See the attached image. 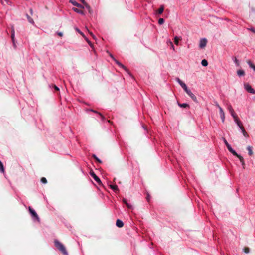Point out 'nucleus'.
<instances>
[{"instance_id":"nucleus-40","label":"nucleus","mask_w":255,"mask_h":255,"mask_svg":"<svg viewBox=\"0 0 255 255\" xmlns=\"http://www.w3.org/2000/svg\"><path fill=\"white\" fill-rule=\"evenodd\" d=\"M248 29L249 30L251 31L252 32H254V33H255V29L253 27H251L250 28H249Z\"/></svg>"},{"instance_id":"nucleus-39","label":"nucleus","mask_w":255,"mask_h":255,"mask_svg":"<svg viewBox=\"0 0 255 255\" xmlns=\"http://www.w3.org/2000/svg\"><path fill=\"white\" fill-rule=\"evenodd\" d=\"M244 250V252L246 253H248L250 251V250L248 248H245Z\"/></svg>"},{"instance_id":"nucleus-51","label":"nucleus","mask_w":255,"mask_h":255,"mask_svg":"<svg viewBox=\"0 0 255 255\" xmlns=\"http://www.w3.org/2000/svg\"><path fill=\"white\" fill-rule=\"evenodd\" d=\"M80 1L82 3H85V1L84 0H80Z\"/></svg>"},{"instance_id":"nucleus-16","label":"nucleus","mask_w":255,"mask_h":255,"mask_svg":"<svg viewBox=\"0 0 255 255\" xmlns=\"http://www.w3.org/2000/svg\"><path fill=\"white\" fill-rule=\"evenodd\" d=\"M116 224L117 227L120 228L122 227L124 225L123 221L120 219L117 220Z\"/></svg>"},{"instance_id":"nucleus-46","label":"nucleus","mask_w":255,"mask_h":255,"mask_svg":"<svg viewBox=\"0 0 255 255\" xmlns=\"http://www.w3.org/2000/svg\"><path fill=\"white\" fill-rule=\"evenodd\" d=\"M54 88L57 91H58L59 90V88L57 86H56V85H54Z\"/></svg>"},{"instance_id":"nucleus-22","label":"nucleus","mask_w":255,"mask_h":255,"mask_svg":"<svg viewBox=\"0 0 255 255\" xmlns=\"http://www.w3.org/2000/svg\"><path fill=\"white\" fill-rule=\"evenodd\" d=\"M91 111L94 113L98 114L99 115V116L101 117V120L102 121H104V120L105 119V117L100 113L98 112L97 111L93 110H91Z\"/></svg>"},{"instance_id":"nucleus-38","label":"nucleus","mask_w":255,"mask_h":255,"mask_svg":"<svg viewBox=\"0 0 255 255\" xmlns=\"http://www.w3.org/2000/svg\"><path fill=\"white\" fill-rule=\"evenodd\" d=\"M234 61L235 63V64L237 65V66H239V61H238V60L236 58H235V57L234 58Z\"/></svg>"},{"instance_id":"nucleus-57","label":"nucleus","mask_w":255,"mask_h":255,"mask_svg":"<svg viewBox=\"0 0 255 255\" xmlns=\"http://www.w3.org/2000/svg\"><path fill=\"white\" fill-rule=\"evenodd\" d=\"M87 31H88V32H89V30H88V29H87Z\"/></svg>"},{"instance_id":"nucleus-44","label":"nucleus","mask_w":255,"mask_h":255,"mask_svg":"<svg viewBox=\"0 0 255 255\" xmlns=\"http://www.w3.org/2000/svg\"><path fill=\"white\" fill-rule=\"evenodd\" d=\"M57 34L61 37L63 36V33L61 32H57Z\"/></svg>"},{"instance_id":"nucleus-55","label":"nucleus","mask_w":255,"mask_h":255,"mask_svg":"<svg viewBox=\"0 0 255 255\" xmlns=\"http://www.w3.org/2000/svg\"><path fill=\"white\" fill-rule=\"evenodd\" d=\"M169 40H168V44H170Z\"/></svg>"},{"instance_id":"nucleus-12","label":"nucleus","mask_w":255,"mask_h":255,"mask_svg":"<svg viewBox=\"0 0 255 255\" xmlns=\"http://www.w3.org/2000/svg\"><path fill=\"white\" fill-rule=\"evenodd\" d=\"M235 156L239 158L240 162L242 164L243 168L244 169L245 164V162H244L243 157L242 156H241L240 155L238 154V153H237V155H235Z\"/></svg>"},{"instance_id":"nucleus-33","label":"nucleus","mask_w":255,"mask_h":255,"mask_svg":"<svg viewBox=\"0 0 255 255\" xmlns=\"http://www.w3.org/2000/svg\"><path fill=\"white\" fill-rule=\"evenodd\" d=\"M227 109L230 113H233V112L234 111L231 105H228Z\"/></svg>"},{"instance_id":"nucleus-2","label":"nucleus","mask_w":255,"mask_h":255,"mask_svg":"<svg viewBox=\"0 0 255 255\" xmlns=\"http://www.w3.org/2000/svg\"><path fill=\"white\" fill-rule=\"evenodd\" d=\"M110 56L119 67L123 68L128 74L131 75L129 70L124 65L115 59L112 55H110Z\"/></svg>"},{"instance_id":"nucleus-56","label":"nucleus","mask_w":255,"mask_h":255,"mask_svg":"<svg viewBox=\"0 0 255 255\" xmlns=\"http://www.w3.org/2000/svg\"><path fill=\"white\" fill-rule=\"evenodd\" d=\"M87 31H88V32H89V30H88V29H87Z\"/></svg>"},{"instance_id":"nucleus-24","label":"nucleus","mask_w":255,"mask_h":255,"mask_svg":"<svg viewBox=\"0 0 255 255\" xmlns=\"http://www.w3.org/2000/svg\"><path fill=\"white\" fill-rule=\"evenodd\" d=\"M248 151V153L251 156L253 155V151H252V146H248L247 148Z\"/></svg>"},{"instance_id":"nucleus-41","label":"nucleus","mask_w":255,"mask_h":255,"mask_svg":"<svg viewBox=\"0 0 255 255\" xmlns=\"http://www.w3.org/2000/svg\"><path fill=\"white\" fill-rule=\"evenodd\" d=\"M169 42H170V44L172 48L173 49V50H174L175 49H174V46L173 45V43L170 40H169Z\"/></svg>"},{"instance_id":"nucleus-9","label":"nucleus","mask_w":255,"mask_h":255,"mask_svg":"<svg viewBox=\"0 0 255 255\" xmlns=\"http://www.w3.org/2000/svg\"><path fill=\"white\" fill-rule=\"evenodd\" d=\"M69 2L72 4L73 5L76 6V7L80 8H84V6L80 4H79L76 1L73 0H70Z\"/></svg>"},{"instance_id":"nucleus-35","label":"nucleus","mask_w":255,"mask_h":255,"mask_svg":"<svg viewBox=\"0 0 255 255\" xmlns=\"http://www.w3.org/2000/svg\"><path fill=\"white\" fill-rule=\"evenodd\" d=\"M164 20L163 18H159V20H158V23L160 24V25H162L164 23Z\"/></svg>"},{"instance_id":"nucleus-54","label":"nucleus","mask_w":255,"mask_h":255,"mask_svg":"<svg viewBox=\"0 0 255 255\" xmlns=\"http://www.w3.org/2000/svg\"><path fill=\"white\" fill-rule=\"evenodd\" d=\"M84 38L86 40V41H87V40H89L85 36Z\"/></svg>"},{"instance_id":"nucleus-52","label":"nucleus","mask_w":255,"mask_h":255,"mask_svg":"<svg viewBox=\"0 0 255 255\" xmlns=\"http://www.w3.org/2000/svg\"><path fill=\"white\" fill-rule=\"evenodd\" d=\"M90 34L94 38L95 36L92 32H89Z\"/></svg>"},{"instance_id":"nucleus-47","label":"nucleus","mask_w":255,"mask_h":255,"mask_svg":"<svg viewBox=\"0 0 255 255\" xmlns=\"http://www.w3.org/2000/svg\"><path fill=\"white\" fill-rule=\"evenodd\" d=\"M216 106L219 108V109H220V108H221L218 103H216Z\"/></svg>"},{"instance_id":"nucleus-4","label":"nucleus","mask_w":255,"mask_h":255,"mask_svg":"<svg viewBox=\"0 0 255 255\" xmlns=\"http://www.w3.org/2000/svg\"><path fill=\"white\" fill-rule=\"evenodd\" d=\"M90 174L98 184L100 185L102 183L100 178L95 174L93 171H91L90 172Z\"/></svg>"},{"instance_id":"nucleus-10","label":"nucleus","mask_w":255,"mask_h":255,"mask_svg":"<svg viewBox=\"0 0 255 255\" xmlns=\"http://www.w3.org/2000/svg\"><path fill=\"white\" fill-rule=\"evenodd\" d=\"M219 113H220V117L222 119V121L223 123H224L225 121V113H224L222 108H220Z\"/></svg>"},{"instance_id":"nucleus-45","label":"nucleus","mask_w":255,"mask_h":255,"mask_svg":"<svg viewBox=\"0 0 255 255\" xmlns=\"http://www.w3.org/2000/svg\"><path fill=\"white\" fill-rule=\"evenodd\" d=\"M11 33H13L15 34L14 29L13 27H12L11 29Z\"/></svg>"},{"instance_id":"nucleus-50","label":"nucleus","mask_w":255,"mask_h":255,"mask_svg":"<svg viewBox=\"0 0 255 255\" xmlns=\"http://www.w3.org/2000/svg\"><path fill=\"white\" fill-rule=\"evenodd\" d=\"M147 200H148V201H149V200H150V196L148 195L147 197Z\"/></svg>"},{"instance_id":"nucleus-26","label":"nucleus","mask_w":255,"mask_h":255,"mask_svg":"<svg viewBox=\"0 0 255 255\" xmlns=\"http://www.w3.org/2000/svg\"><path fill=\"white\" fill-rule=\"evenodd\" d=\"M26 17H27V20L29 23L33 24L34 23V20L30 16H29L28 14H26Z\"/></svg>"},{"instance_id":"nucleus-8","label":"nucleus","mask_w":255,"mask_h":255,"mask_svg":"<svg viewBox=\"0 0 255 255\" xmlns=\"http://www.w3.org/2000/svg\"><path fill=\"white\" fill-rule=\"evenodd\" d=\"M238 126L239 127V128L241 130L242 132L243 135L245 137H248L249 135H248V133H247V132L245 131V130L244 127H243V126H242L241 123H240V124L239 125H238Z\"/></svg>"},{"instance_id":"nucleus-48","label":"nucleus","mask_w":255,"mask_h":255,"mask_svg":"<svg viewBox=\"0 0 255 255\" xmlns=\"http://www.w3.org/2000/svg\"><path fill=\"white\" fill-rule=\"evenodd\" d=\"M88 42V43L89 44V45L90 46H91L92 44H91V43L90 42V41L89 40H87V41Z\"/></svg>"},{"instance_id":"nucleus-3","label":"nucleus","mask_w":255,"mask_h":255,"mask_svg":"<svg viewBox=\"0 0 255 255\" xmlns=\"http://www.w3.org/2000/svg\"><path fill=\"white\" fill-rule=\"evenodd\" d=\"M29 211L33 218H34L38 221H39V218L38 215L37 214L36 212L30 207H29Z\"/></svg>"},{"instance_id":"nucleus-7","label":"nucleus","mask_w":255,"mask_h":255,"mask_svg":"<svg viewBox=\"0 0 255 255\" xmlns=\"http://www.w3.org/2000/svg\"><path fill=\"white\" fill-rule=\"evenodd\" d=\"M231 116L233 117V118L234 119V121L235 123L237 124V125H239L240 123H241L240 121L239 120L237 115L235 113L234 111L233 112V113H230Z\"/></svg>"},{"instance_id":"nucleus-49","label":"nucleus","mask_w":255,"mask_h":255,"mask_svg":"<svg viewBox=\"0 0 255 255\" xmlns=\"http://www.w3.org/2000/svg\"><path fill=\"white\" fill-rule=\"evenodd\" d=\"M88 42V43L89 44V45L90 46H91L92 44H91V43L90 42V41L89 40H87V41Z\"/></svg>"},{"instance_id":"nucleus-30","label":"nucleus","mask_w":255,"mask_h":255,"mask_svg":"<svg viewBox=\"0 0 255 255\" xmlns=\"http://www.w3.org/2000/svg\"><path fill=\"white\" fill-rule=\"evenodd\" d=\"M181 40V38L177 37V36H175V38H174V42H175V44H176V45H178V42H179V40Z\"/></svg>"},{"instance_id":"nucleus-43","label":"nucleus","mask_w":255,"mask_h":255,"mask_svg":"<svg viewBox=\"0 0 255 255\" xmlns=\"http://www.w3.org/2000/svg\"><path fill=\"white\" fill-rule=\"evenodd\" d=\"M223 140H224V143H225V145H226V146H227L228 145H229V144L228 143L227 141L226 140V139H225V138H224V139H223Z\"/></svg>"},{"instance_id":"nucleus-31","label":"nucleus","mask_w":255,"mask_h":255,"mask_svg":"<svg viewBox=\"0 0 255 255\" xmlns=\"http://www.w3.org/2000/svg\"><path fill=\"white\" fill-rule=\"evenodd\" d=\"M0 171L3 173L4 171V167H3V164L1 162V161L0 160Z\"/></svg>"},{"instance_id":"nucleus-36","label":"nucleus","mask_w":255,"mask_h":255,"mask_svg":"<svg viewBox=\"0 0 255 255\" xmlns=\"http://www.w3.org/2000/svg\"><path fill=\"white\" fill-rule=\"evenodd\" d=\"M41 182L42 183H44V184H46L47 183V179H46V178L45 177H42L41 179Z\"/></svg>"},{"instance_id":"nucleus-21","label":"nucleus","mask_w":255,"mask_h":255,"mask_svg":"<svg viewBox=\"0 0 255 255\" xmlns=\"http://www.w3.org/2000/svg\"><path fill=\"white\" fill-rule=\"evenodd\" d=\"M85 5V8L88 10L90 13H92V11L90 6L85 2V3H83Z\"/></svg>"},{"instance_id":"nucleus-27","label":"nucleus","mask_w":255,"mask_h":255,"mask_svg":"<svg viewBox=\"0 0 255 255\" xmlns=\"http://www.w3.org/2000/svg\"><path fill=\"white\" fill-rule=\"evenodd\" d=\"M178 105L179 107H181V108H186V107H189V105L187 103H183V104H180L179 103H178Z\"/></svg>"},{"instance_id":"nucleus-11","label":"nucleus","mask_w":255,"mask_h":255,"mask_svg":"<svg viewBox=\"0 0 255 255\" xmlns=\"http://www.w3.org/2000/svg\"><path fill=\"white\" fill-rule=\"evenodd\" d=\"M186 93L192 98V99L195 101L197 102V98L192 93L191 90L189 89Z\"/></svg>"},{"instance_id":"nucleus-28","label":"nucleus","mask_w":255,"mask_h":255,"mask_svg":"<svg viewBox=\"0 0 255 255\" xmlns=\"http://www.w3.org/2000/svg\"><path fill=\"white\" fill-rule=\"evenodd\" d=\"M164 9V7L163 5L161 6L160 8L158 10L157 12L159 14H161L163 13Z\"/></svg>"},{"instance_id":"nucleus-1","label":"nucleus","mask_w":255,"mask_h":255,"mask_svg":"<svg viewBox=\"0 0 255 255\" xmlns=\"http://www.w3.org/2000/svg\"><path fill=\"white\" fill-rule=\"evenodd\" d=\"M55 246L64 255H68V252H67L64 245L60 243L58 240H54Z\"/></svg>"},{"instance_id":"nucleus-14","label":"nucleus","mask_w":255,"mask_h":255,"mask_svg":"<svg viewBox=\"0 0 255 255\" xmlns=\"http://www.w3.org/2000/svg\"><path fill=\"white\" fill-rule=\"evenodd\" d=\"M176 81L180 84V85L182 87V88H184L187 85L182 82L179 78H177L176 79Z\"/></svg>"},{"instance_id":"nucleus-25","label":"nucleus","mask_w":255,"mask_h":255,"mask_svg":"<svg viewBox=\"0 0 255 255\" xmlns=\"http://www.w3.org/2000/svg\"><path fill=\"white\" fill-rule=\"evenodd\" d=\"M237 74L239 76H243L245 75V72L243 70H239L237 71Z\"/></svg>"},{"instance_id":"nucleus-23","label":"nucleus","mask_w":255,"mask_h":255,"mask_svg":"<svg viewBox=\"0 0 255 255\" xmlns=\"http://www.w3.org/2000/svg\"><path fill=\"white\" fill-rule=\"evenodd\" d=\"M123 202L124 203H125L126 205V206L128 208H129V209H131L132 208V206L131 205H130V204L128 203L127 201H126V199H123Z\"/></svg>"},{"instance_id":"nucleus-13","label":"nucleus","mask_w":255,"mask_h":255,"mask_svg":"<svg viewBox=\"0 0 255 255\" xmlns=\"http://www.w3.org/2000/svg\"><path fill=\"white\" fill-rule=\"evenodd\" d=\"M227 147L228 149V150L231 152L234 156L235 155H237V153L235 151V150H234L232 148V147L231 146V145L230 144L228 145L227 146Z\"/></svg>"},{"instance_id":"nucleus-15","label":"nucleus","mask_w":255,"mask_h":255,"mask_svg":"<svg viewBox=\"0 0 255 255\" xmlns=\"http://www.w3.org/2000/svg\"><path fill=\"white\" fill-rule=\"evenodd\" d=\"M176 81L180 84V85L182 87V88H184L187 85L182 82L179 78H177L176 79Z\"/></svg>"},{"instance_id":"nucleus-53","label":"nucleus","mask_w":255,"mask_h":255,"mask_svg":"<svg viewBox=\"0 0 255 255\" xmlns=\"http://www.w3.org/2000/svg\"><path fill=\"white\" fill-rule=\"evenodd\" d=\"M30 12L31 14H32V13H33V10H32V9H30Z\"/></svg>"},{"instance_id":"nucleus-6","label":"nucleus","mask_w":255,"mask_h":255,"mask_svg":"<svg viewBox=\"0 0 255 255\" xmlns=\"http://www.w3.org/2000/svg\"><path fill=\"white\" fill-rule=\"evenodd\" d=\"M207 43V40L206 38H202L200 40L199 47L200 48H204Z\"/></svg>"},{"instance_id":"nucleus-42","label":"nucleus","mask_w":255,"mask_h":255,"mask_svg":"<svg viewBox=\"0 0 255 255\" xmlns=\"http://www.w3.org/2000/svg\"><path fill=\"white\" fill-rule=\"evenodd\" d=\"M183 89L184 90V91L186 92H186H187V91L189 90V89L188 88V87H187V86H185L184 88H183Z\"/></svg>"},{"instance_id":"nucleus-34","label":"nucleus","mask_w":255,"mask_h":255,"mask_svg":"<svg viewBox=\"0 0 255 255\" xmlns=\"http://www.w3.org/2000/svg\"><path fill=\"white\" fill-rule=\"evenodd\" d=\"M75 30L77 31L80 34H81L83 37H85V35L78 28H75Z\"/></svg>"},{"instance_id":"nucleus-29","label":"nucleus","mask_w":255,"mask_h":255,"mask_svg":"<svg viewBox=\"0 0 255 255\" xmlns=\"http://www.w3.org/2000/svg\"><path fill=\"white\" fill-rule=\"evenodd\" d=\"M201 64L203 66H207L208 64V61L206 59H203L201 61Z\"/></svg>"},{"instance_id":"nucleus-20","label":"nucleus","mask_w":255,"mask_h":255,"mask_svg":"<svg viewBox=\"0 0 255 255\" xmlns=\"http://www.w3.org/2000/svg\"><path fill=\"white\" fill-rule=\"evenodd\" d=\"M110 187L115 192L118 191V187L116 185H110Z\"/></svg>"},{"instance_id":"nucleus-37","label":"nucleus","mask_w":255,"mask_h":255,"mask_svg":"<svg viewBox=\"0 0 255 255\" xmlns=\"http://www.w3.org/2000/svg\"><path fill=\"white\" fill-rule=\"evenodd\" d=\"M93 157L98 162L101 163V161L95 155H93Z\"/></svg>"},{"instance_id":"nucleus-18","label":"nucleus","mask_w":255,"mask_h":255,"mask_svg":"<svg viewBox=\"0 0 255 255\" xmlns=\"http://www.w3.org/2000/svg\"><path fill=\"white\" fill-rule=\"evenodd\" d=\"M247 63L250 66V67L252 68L253 70L255 72V65L250 60H248L247 61Z\"/></svg>"},{"instance_id":"nucleus-17","label":"nucleus","mask_w":255,"mask_h":255,"mask_svg":"<svg viewBox=\"0 0 255 255\" xmlns=\"http://www.w3.org/2000/svg\"><path fill=\"white\" fill-rule=\"evenodd\" d=\"M72 10L75 11V12L77 13H79L80 14H81V15H84L85 13L83 11L81 10H80L77 8H72Z\"/></svg>"},{"instance_id":"nucleus-5","label":"nucleus","mask_w":255,"mask_h":255,"mask_svg":"<svg viewBox=\"0 0 255 255\" xmlns=\"http://www.w3.org/2000/svg\"><path fill=\"white\" fill-rule=\"evenodd\" d=\"M245 89L249 93L252 94H255V91L252 87L248 84L244 85Z\"/></svg>"},{"instance_id":"nucleus-32","label":"nucleus","mask_w":255,"mask_h":255,"mask_svg":"<svg viewBox=\"0 0 255 255\" xmlns=\"http://www.w3.org/2000/svg\"><path fill=\"white\" fill-rule=\"evenodd\" d=\"M11 38L13 42V44L14 46H15V34L13 33H11Z\"/></svg>"},{"instance_id":"nucleus-19","label":"nucleus","mask_w":255,"mask_h":255,"mask_svg":"<svg viewBox=\"0 0 255 255\" xmlns=\"http://www.w3.org/2000/svg\"><path fill=\"white\" fill-rule=\"evenodd\" d=\"M5 2L9 5H11L12 2L9 0H1V3L2 5H5Z\"/></svg>"}]
</instances>
